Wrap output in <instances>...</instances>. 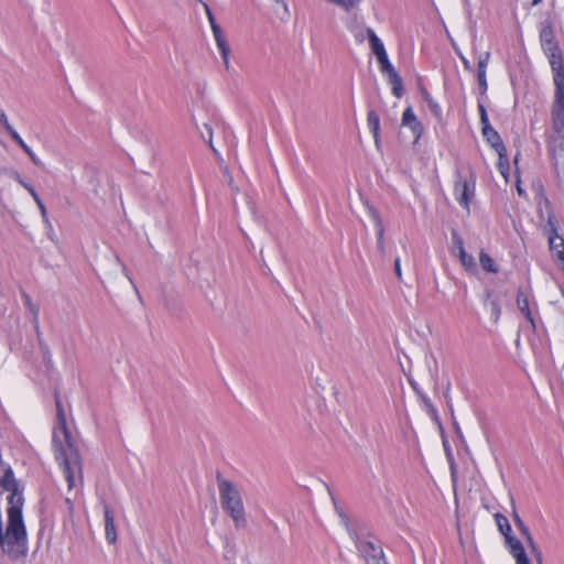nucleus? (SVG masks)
Masks as SVG:
<instances>
[{
	"label": "nucleus",
	"mask_w": 564,
	"mask_h": 564,
	"mask_svg": "<svg viewBox=\"0 0 564 564\" xmlns=\"http://www.w3.org/2000/svg\"><path fill=\"white\" fill-rule=\"evenodd\" d=\"M37 207L41 212V216L43 218V221L51 227V223L48 220V217H47V210H46V207L45 205L43 204V202H41L40 204H37Z\"/></svg>",
	"instance_id": "e433bc0d"
},
{
	"label": "nucleus",
	"mask_w": 564,
	"mask_h": 564,
	"mask_svg": "<svg viewBox=\"0 0 564 564\" xmlns=\"http://www.w3.org/2000/svg\"><path fill=\"white\" fill-rule=\"evenodd\" d=\"M207 14H208V20L210 22V26L214 28V24H217V23L215 21L213 13L210 12V10L208 8H207Z\"/></svg>",
	"instance_id": "de8ad7c7"
},
{
	"label": "nucleus",
	"mask_w": 564,
	"mask_h": 564,
	"mask_svg": "<svg viewBox=\"0 0 564 564\" xmlns=\"http://www.w3.org/2000/svg\"><path fill=\"white\" fill-rule=\"evenodd\" d=\"M540 42L542 50L558 45L557 42L555 41L553 25L550 21H545L542 23L540 30Z\"/></svg>",
	"instance_id": "4468645a"
},
{
	"label": "nucleus",
	"mask_w": 564,
	"mask_h": 564,
	"mask_svg": "<svg viewBox=\"0 0 564 564\" xmlns=\"http://www.w3.org/2000/svg\"><path fill=\"white\" fill-rule=\"evenodd\" d=\"M33 326H34V330H35L37 343H39V346H40L41 350L44 354H48V346H47V344L45 343V340L42 337V332H41V328H40L37 311L34 312Z\"/></svg>",
	"instance_id": "b1692460"
},
{
	"label": "nucleus",
	"mask_w": 564,
	"mask_h": 564,
	"mask_svg": "<svg viewBox=\"0 0 564 564\" xmlns=\"http://www.w3.org/2000/svg\"><path fill=\"white\" fill-rule=\"evenodd\" d=\"M332 500L334 502V507H335V510L337 512V514L339 516L340 518V521L343 523V525L348 530L349 534L351 535V532H354L350 528V524H349V519L347 517V514L344 512V510L338 506L336 499L334 496H332Z\"/></svg>",
	"instance_id": "a878e982"
},
{
	"label": "nucleus",
	"mask_w": 564,
	"mask_h": 564,
	"mask_svg": "<svg viewBox=\"0 0 564 564\" xmlns=\"http://www.w3.org/2000/svg\"><path fill=\"white\" fill-rule=\"evenodd\" d=\"M0 124H3L4 129L9 132V134L12 137V131H15L13 127L9 123L7 115L4 111L0 110Z\"/></svg>",
	"instance_id": "72a5a7b5"
},
{
	"label": "nucleus",
	"mask_w": 564,
	"mask_h": 564,
	"mask_svg": "<svg viewBox=\"0 0 564 564\" xmlns=\"http://www.w3.org/2000/svg\"><path fill=\"white\" fill-rule=\"evenodd\" d=\"M462 62H463V65L466 69L470 70L471 69V65H470V62L465 58V57H462Z\"/></svg>",
	"instance_id": "8fccbe9b"
},
{
	"label": "nucleus",
	"mask_w": 564,
	"mask_h": 564,
	"mask_svg": "<svg viewBox=\"0 0 564 564\" xmlns=\"http://www.w3.org/2000/svg\"><path fill=\"white\" fill-rule=\"evenodd\" d=\"M13 180L18 182L21 186H23V184L25 183V181L21 177L19 173L13 174Z\"/></svg>",
	"instance_id": "a18cd8bd"
},
{
	"label": "nucleus",
	"mask_w": 564,
	"mask_h": 564,
	"mask_svg": "<svg viewBox=\"0 0 564 564\" xmlns=\"http://www.w3.org/2000/svg\"><path fill=\"white\" fill-rule=\"evenodd\" d=\"M214 37L216 40L217 46L220 51L221 57L224 59V64L226 69H229V53L230 48L229 45L223 34V31L218 24H214V28H212Z\"/></svg>",
	"instance_id": "ddd939ff"
},
{
	"label": "nucleus",
	"mask_w": 564,
	"mask_h": 564,
	"mask_svg": "<svg viewBox=\"0 0 564 564\" xmlns=\"http://www.w3.org/2000/svg\"><path fill=\"white\" fill-rule=\"evenodd\" d=\"M105 533L108 543L113 544L117 541V530L115 524V512L109 505L104 503Z\"/></svg>",
	"instance_id": "9b49d317"
},
{
	"label": "nucleus",
	"mask_w": 564,
	"mask_h": 564,
	"mask_svg": "<svg viewBox=\"0 0 564 564\" xmlns=\"http://www.w3.org/2000/svg\"><path fill=\"white\" fill-rule=\"evenodd\" d=\"M402 126L411 129L414 142L416 143L422 135L423 127L411 107H408L402 115Z\"/></svg>",
	"instance_id": "1a4fd4ad"
},
{
	"label": "nucleus",
	"mask_w": 564,
	"mask_h": 564,
	"mask_svg": "<svg viewBox=\"0 0 564 564\" xmlns=\"http://www.w3.org/2000/svg\"><path fill=\"white\" fill-rule=\"evenodd\" d=\"M420 397H421V399L423 400L424 404H425L426 406H429L433 412H435V410H434V408H433V405H432V403H431V400H430L425 394H423V393H422V394H420Z\"/></svg>",
	"instance_id": "79ce46f5"
},
{
	"label": "nucleus",
	"mask_w": 564,
	"mask_h": 564,
	"mask_svg": "<svg viewBox=\"0 0 564 564\" xmlns=\"http://www.w3.org/2000/svg\"><path fill=\"white\" fill-rule=\"evenodd\" d=\"M13 180L18 182L21 186H23V184L25 183V181L21 177L19 173L13 174Z\"/></svg>",
	"instance_id": "49530a36"
},
{
	"label": "nucleus",
	"mask_w": 564,
	"mask_h": 564,
	"mask_svg": "<svg viewBox=\"0 0 564 564\" xmlns=\"http://www.w3.org/2000/svg\"><path fill=\"white\" fill-rule=\"evenodd\" d=\"M332 500L334 502V507H335V510L337 512V514L339 516L340 518V521L343 523V525L348 530L349 534L351 535V532H354L350 528V524H349V519L347 517V514L344 512V510L338 506L336 499L334 496H332Z\"/></svg>",
	"instance_id": "bb28decb"
},
{
	"label": "nucleus",
	"mask_w": 564,
	"mask_h": 564,
	"mask_svg": "<svg viewBox=\"0 0 564 564\" xmlns=\"http://www.w3.org/2000/svg\"><path fill=\"white\" fill-rule=\"evenodd\" d=\"M204 128L206 129V131H207V133H208V143H209V145H210L212 148H214V147H213V130H212L210 126H209V124H207V123H205V124H204ZM213 150L215 151V149H213Z\"/></svg>",
	"instance_id": "58836bf2"
},
{
	"label": "nucleus",
	"mask_w": 564,
	"mask_h": 564,
	"mask_svg": "<svg viewBox=\"0 0 564 564\" xmlns=\"http://www.w3.org/2000/svg\"><path fill=\"white\" fill-rule=\"evenodd\" d=\"M490 307H491V315H492L494 322L497 323L500 317V314H501L500 305L497 301H491Z\"/></svg>",
	"instance_id": "473e14b6"
},
{
	"label": "nucleus",
	"mask_w": 564,
	"mask_h": 564,
	"mask_svg": "<svg viewBox=\"0 0 564 564\" xmlns=\"http://www.w3.org/2000/svg\"><path fill=\"white\" fill-rule=\"evenodd\" d=\"M55 403L56 425L53 431L52 446L55 459L66 478L68 489L72 490L76 486V474H78L79 479H83V460L67 427L65 411L58 395L55 397Z\"/></svg>",
	"instance_id": "f257e3e1"
},
{
	"label": "nucleus",
	"mask_w": 564,
	"mask_h": 564,
	"mask_svg": "<svg viewBox=\"0 0 564 564\" xmlns=\"http://www.w3.org/2000/svg\"><path fill=\"white\" fill-rule=\"evenodd\" d=\"M24 297H25V302L29 305L32 313L34 314L35 311L39 312V310L32 305L30 296L25 294Z\"/></svg>",
	"instance_id": "c03bdc74"
},
{
	"label": "nucleus",
	"mask_w": 564,
	"mask_h": 564,
	"mask_svg": "<svg viewBox=\"0 0 564 564\" xmlns=\"http://www.w3.org/2000/svg\"><path fill=\"white\" fill-rule=\"evenodd\" d=\"M490 53L485 52L484 54H480L478 57V67H477V75H486V69L489 63Z\"/></svg>",
	"instance_id": "cd10ccee"
},
{
	"label": "nucleus",
	"mask_w": 564,
	"mask_h": 564,
	"mask_svg": "<svg viewBox=\"0 0 564 564\" xmlns=\"http://www.w3.org/2000/svg\"><path fill=\"white\" fill-rule=\"evenodd\" d=\"M371 214H372V218L375 220L376 228H377V248H378V251L380 252V254L382 257H384L386 256L384 226H383L380 215L376 210H372Z\"/></svg>",
	"instance_id": "dca6fc26"
},
{
	"label": "nucleus",
	"mask_w": 564,
	"mask_h": 564,
	"mask_svg": "<svg viewBox=\"0 0 564 564\" xmlns=\"http://www.w3.org/2000/svg\"><path fill=\"white\" fill-rule=\"evenodd\" d=\"M329 2H333L341 8H344L345 10L349 11L350 9H352L355 6H357V3L360 1V0H328Z\"/></svg>",
	"instance_id": "c756f323"
},
{
	"label": "nucleus",
	"mask_w": 564,
	"mask_h": 564,
	"mask_svg": "<svg viewBox=\"0 0 564 564\" xmlns=\"http://www.w3.org/2000/svg\"><path fill=\"white\" fill-rule=\"evenodd\" d=\"M479 262H480L481 268L485 271L490 272V273L498 272V268L495 264L494 259L484 250H481L479 253Z\"/></svg>",
	"instance_id": "aec40b11"
},
{
	"label": "nucleus",
	"mask_w": 564,
	"mask_h": 564,
	"mask_svg": "<svg viewBox=\"0 0 564 564\" xmlns=\"http://www.w3.org/2000/svg\"><path fill=\"white\" fill-rule=\"evenodd\" d=\"M23 187H24L26 191H31V189L33 188V186H32L30 183H28V182H25V183L23 184Z\"/></svg>",
	"instance_id": "603ef678"
},
{
	"label": "nucleus",
	"mask_w": 564,
	"mask_h": 564,
	"mask_svg": "<svg viewBox=\"0 0 564 564\" xmlns=\"http://www.w3.org/2000/svg\"><path fill=\"white\" fill-rule=\"evenodd\" d=\"M375 55H376V57H377V59H378L379 64H380V63H382V62H384L386 59H388V58H389V57H388V54H387V52H386V51H382V52L376 53Z\"/></svg>",
	"instance_id": "ea45409f"
},
{
	"label": "nucleus",
	"mask_w": 564,
	"mask_h": 564,
	"mask_svg": "<svg viewBox=\"0 0 564 564\" xmlns=\"http://www.w3.org/2000/svg\"><path fill=\"white\" fill-rule=\"evenodd\" d=\"M367 36L373 54L386 51L383 43L371 28L367 29Z\"/></svg>",
	"instance_id": "412c9836"
},
{
	"label": "nucleus",
	"mask_w": 564,
	"mask_h": 564,
	"mask_svg": "<svg viewBox=\"0 0 564 564\" xmlns=\"http://www.w3.org/2000/svg\"><path fill=\"white\" fill-rule=\"evenodd\" d=\"M367 123L373 135L377 148L380 147V118L375 110H369L367 113Z\"/></svg>",
	"instance_id": "f3484780"
},
{
	"label": "nucleus",
	"mask_w": 564,
	"mask_h": 564,
	"mask_svg": "<svg viewBox=\"0 0 564 564\" xmlns=\"http://www.w3.org/2000/svg\"><path fill=\"white\" fill-rule=\"evenodd\" d=\"M276 2H280V0H275Z\"/></svg>",
	"instance_id": "13d9d810"
},
{
	"label": "nucleus",
	"mask_w": 564,
	"mask_h": 564,
	"mask_svg": "<svg viewBox=\"0 0 564 564\" xmlns=\"http://www.w3.org/2000/svg\"><path fill=\"white\" fill-rule=\"evenodd\" d=\"M351 539L355 541V545L366 564H388L382 545L377 538L370 534L364 535L351 532Z\"/></svg>",
	"instance_id": "20e7f679"
},
{
	"label": "nucleus",
	"mask_w": 564,
	"mask_h": 564,
	"mask_svg": "<svg viewBox=\"0 0 564 564\" xmlns=\"http://www.w3.org/2000/svg\"><path fill=\"white\" fill-rule=\"evenodd\" d=\"M496 524L498 527L499 532L505 536V540L507 539V535H513L512 529L509 523V520L506 516L502 513L497 512L495 514Z\"/></svg>",
	"instance_id": "6ab92c4d"
},
{
	"label": "nucleus",
	"mask_w": 564,
	"mask_h": 564,
	"mask_svg": "<svg viewBox=\"0 0 564 564\" xmlns=\"http://www.w3.org/2000/svg\"><path fill=\"white\" fill-rule=\"evenodd\" d=\"M452 240L454 245V251H457V253H459L462 249H465L463 238L455 230L452 232Z\"/></svg>",
	"instance_id": "7c9ffc66"
},
{
	"label": "nucleus",
	"mask_w": 564,
	"mask_h": 564,
	"mask_svg": "<svg viewBox=\"0 0 564 564\" xmlns=\"http://www.w3.org/2000/svg\"><path fill=\"white\" fill-rule=\"evenodd\" d=\"M23 187H24L26 191H31V189L33 188V186H32L30 183H28V182H25V183L23 184Z\"/></svg>",
	"instance_id": "864d4df0"
},
{
	"label": "nucleus",
	"mask_w": 564,
	"mask_h": 564,
	"mask_svg": "<svg viewBox=\"0 0 564 564\" xmlns=\"http://www.w3.org/2000/svg\"><path fill=\"white\" fill-rule=\"evenodd\" d=\"M423 95V98L425 100V102L427 104L431 112L436 117V118H441L442 116V109L440 107V105L437 102L434 101V99L432 98V96L426 91L424 90L422 93Z\"/></svg>",
	"instance_id": "393cba45"
},
{
	"label": "nucleus",
	"mask_w": 564,
	"mask_h": 564,
	"mask_svg": "<svg viewBox=\"0 0 564 564\" xmlns=\"http://www.w3.org/2000/svg\"><path fill=\"white\" fill-rule=\"evenodd\" d=\"M518 192L520 195L522 194V189L520 187H518Z\"/></svg>",
	"instance_id": "4d7b16f0"
},
{
	"label": "nucleus",
	"mask_w": 564,
	"mask_h": 564,
	"mask_svg": "<svg viewBox=\"0 0 564 564\" xmlns=\"http://www.w3.org/2000/svg\"><path fill=\"white\" fill-rule=\"evenodd\" d=\"M512 518H513V521H514V524L517 527V529L519 530V532L521 533V535L525 539L532 554L535 555L536 560L542 563V553L541 551L539 550L535 541L533 540V536L529 530V528L525 525V523L523 522V520L520 518V516L518 514V512L516 511V509L513 508V513H512Z\"/></svg>",
	"instance_id": "6e6552de"
},
{
	"label": "nucleus",
	"mask_w": 564,
	"mask_h": 564,
	"mask_svg": "<svg viewBox=\"0 0 564 564\" xmlns=\"http://www.w3.org/2000/svg\"><path fill=\"white\" fill-rule=\"evenodd\" d=\"M553 73V83L564 79V57L560 46L543 50Z\"/></svg>",
	"instance_id": "423d86ee"
},
{
	"label": "nucleus",
	"mask_w": 564,
	"mask_h": 564,
	"mask_svg": "<svg viewBox=\"0 0 564 564\" xmlns=\"http://www.w3.org/2000/svg\"><path fill=\"white\" fill-rule=\"evenodd\" d=\"M122 270H123L124 275L128 278V280L130 281V283L132 284V286H133V289H134L135 293L139 295V291H138V289H137V286H135V284H134V282H133L132 278L129 275V272H128V270H127V268H126L124 265H123V269H122Z\"/></svg>",
	"instance_id": "a19ab883"
},
{
	"label": "nucleus",
	"mask_w": 564,
	"mask_h": 564,
	"mask_svg": "<svg viewBox=\"0 0 564 564\" xmlns=\"http://www.w3.org/2000/svg\"><path fill=\"white\" fill-rule=\"evenodd\" d=\"M478 111H479L481 127L490 124L489 119H488V115H487V110H486L484 104L478 102Z\"/></svg>",
	"instance_id": "2f4dec72"
},
{
	"label": "nucleus",
	"mask_w": 564,
	"mask_h": 564,
	"mask_svg": "<svg viewBox=\"0 0 564 564\" xmlns=\"http://www.w3.org/2000/svg\"><path fill=\"white\" fill-rule=\"evenodd\" d=\"M498 167H499L500 173L507 180L508 173H509V160H508L507 149L503 152V156H499Z\"/></svg>",
	"instance_id": "c85d7f7f"
},
{
	"label": "nucleus",
	"mask_w": 564,
	"mask_h": 564,
	"mask_svg": "<svg viewBox=\"0 0 564 564\" xmlns=\"http://www.w3.org/2000/svg\"><path fill=\"white\" fill-rule=\"evenodd\" d=\"M482 135L486 141L495 149L498 156H503V152L507 149L502 142L500 134L491 127V124H487L482 127Z\"/></svg>",
	"instance_id": "9d476101"
},
{
	"label": "nucleus",
	"mask_w": 564,
	"mask_h": 564,
	"mask_svg": "<svg viewBox=\"0 0 564 564\" xmlns=\"http://www.w3.org/2000/svg\"><path fill=\"white\" fill-rule=\"evenodd\" d=\"M554 100L551 107L553 133L550 137V151L553 155L564 151V79L554 83Z\"/></svg>",
	"instance_id": "7ed1b4c3"
},
{
	"label": "nucleus",
	"mask_w": 564,
	"mask_h": 564,
	"mask_svg": "<svg viewBox=\"0 0 564 564\" xmlns=\"http://www.w3.org/2000/svg\"><path fill=\"white\" fill-rule=\"evenodd\" d=\"M409 382H410V384H411L412 389H413V390H414L419 395H420V394H422V392H421V390L419 389V386H417V383H416V382H414L413 380H410Z\"/></svg>",
	"instance_id": "09e8293b"
},
{
	"label": "nucleus",
	"mask_w": 564,
	"mask_h": 564,
	"mask_svg": "<svg viewBox=\"0 0 564 564\" xmlns=\"http://www.w3.org/2000/svg\"><path fill=\"white\" fill-rule=\"evenodd\" d=\"M34 199V202L37 204H40L42 202V199L40 198L39 194L37 193H34L33 195H31Z\"/></svg>",
	"instance_id": "3c124183"
},
{
	"label": "nucleus",
	"mask_w": 564,
	"mask_h": 564,
	"mask_svg": "<svg viewBox=\"0 0 564 564\" xmlns=\"http://www.w3.org/2000/svg\"><path fill=\"white\" fill-rule=\"evenodd\" d=\"M517 306L519 311L525 316L528 322H530L532 327L535 328L534 318L530 311L529 297L522 289H519L517 292Z\"/></svg>",
	"instance_id": "2eb2a0df"
},
{
	"label": "nucleus",
	"mask_w": 564,
	"mask_h": 564,
	"mask_svg": "<svg viewBox=\"0 0 564 564\" xmlns=\"http://www.w3.org/2000/svg\"><path fill=\"white\" fill-rule=\"evenodd\" d=\"M460 260L462 265L470 271L475 272L477 270V264L471 254H468L465 249H462L459 253H457Z\"/></svg>",
	"instance_id": "4be33fe9"
},
{
	"label": "nucleus",
	"mask_w": 564,
	"mask_h": 564,
	"mask_svg": "<svg viewBox=\"0 0 564 564\" xmlns=\"http://www.w3.org/2000/svg\"><path fill=\"white\" fill-rule=\"evenodd\" d=\"M216 481L221 508L232 519L236 529L245 528L247 518L240 490L232 481L224 478L220 473L216 474Z\"/></svg>",
	"instance_id": "f03ea898"
},
{
	"label": "nucleus",
	"mask_w": 564,
	"mask_h": 564,
	"mask_svg": "<svg viewBox=\"0 0 564 564\" xmlns=\"http://www.w3.org/2000/svg\"><path fill=\"white\" fill-rule=\"evenodd\" d=\"M477 79H478V85H479V89H480V94L481 95H485L487 89H488V84H487V78H486V75H477Z\"/></svg>",
	"instance_id": "f704fd0d"
},
{
	"label": "nucleus",
	"mask_w": 564,
	"mask_h": 564,
	"mask_svg": "<svg viewBox=\"0 0 564 564\" xmlns=\"http://www.w3.org/2000/svg\"><path fill=\"white\" fill-rule=\"evenodd\" d=\"M505 542L511 555L522 554V551H524L522 542L514 535H507Z\"/></svg>",
	"instance_id": "5701e85b"
},
{
	"label": "nucleus",
	"mask_w": 564,
	"mask_h": 564,
	"mask_svg": "<svg viewBox=\"0 0 564 564\" xmlns=\"http://www.w3.org/2000/svg\"><path fill=\"white\" fill-rule=\"evenodd\" d=\"M549 225L552 226L553 236L549 237L550 249L558 260L564 263V239L556 234V228L553 223V217H549Z\"/></svg>",
	"instance_id": "f8f14e48"
},
{
	"label": "nucleus",
	"mask_w": 564,
	"mask_h": 564,
	"mask_svg": "<svg viewBox=\"0 0 564 564\" xmlns=\"http://www.w3.org/2000/svg\"><path fill=\"white\" fill-rule=\"evenodd\" d=\"M65 505H66V507H67L68 513H69V514H73V511H74V503H73L72 499L66 498V499H65Z\"/></svg>",
	"instance_id": "37998d69"
},
{
	"label": "nucleus",
	"mask_w": 564,
	"mask_h": 564,
	"mask_svg": "<svg viewBox=\"0 0 564 564\" xmlns=\"http://www.w3.org/2000/svg\"><path fill=\"white\" fill-rule=\"evenodd\" d=\"M541 2H542V0H532V6H538Z\"/></svg>",
	"instance_id": "5fc2aeb1"
},
{
	"label": "nucleus",
	"mask_w": 564,
	"mask_h": 564,
	"mask_svg": "<svg viewBox=\"0 0 564 564\" xmlns=\"http://www.w3.org/2000/svg\"><path fill=\"white\" fill-rule=\"evenodd\" d=\"M470 177L471 181L469 182L466 177L462 175L459 171H457L454 187L456 200L466 210H469L470 197L474 195L475 192V180L473 174L470 175Z\"/></svg>",
	"instance_id": "39448f33"
},
{
	"label": "nucleus",
	"mask_w": 564,
	"mask_h": 564,
	"mask_svg": "<svg viewBox=\"0 0 564 564\" xmlns=\"http://www.w3.org/2000/svg\"><path fill=\"white\" fill-rule=\"evenodd\" d=\"M394 272H395L397 278L401 281L402 280V271H401L400 258H395V260H394Z\"/></svg>",
	"instance_id": "4c0bfd02"
},
{
	"label": "nucleus",
	"mask_w": 564,
	"mask_h": 564,
	"mask_svg": "<svg viewBox=\"0 0 564 564\" xmlns=\"http://www.w3.org/2000/svg\"><path fill=\"white\" fill-rule=\"evenodd\" d=\"M513 558L516 560V564H530V560L525 553V550L522 551V554H514L512 555Z\"/></svg>",
	"instance_id": "c9c22d12"
},
{
	"label": "nucleus",
	"mask_w": 564,
	"mask_h": 564,
	"mask_svg": "<svg viewBox=\"0 0 564 564\" xmlns=\"http://www.w3.org/2000/svg\"><path fill=\"white\" fill-rule=\"evenodd\" d=\"M12 140L29 155L32 162L37 166H43L41 160L34 154L31 148L23 141L17 131H12Z\"/></svg>",
	"instance_id": "a211bd4d"
},
{
	"label": "nucleus",
	"mask_w": 564,
	"mask_h": 564,
	"mask_svg": "<svg viewBox=\"0 0 564 564\" xmlns=\"http://www.w3.org/2000/svg\"><path fill=\"white\" fill-rule=\"evenodd\" d=\"M380 70L387 75L388 82L392 86V94L400 98L403 95V82L389 58L380 63Z\"/></svg>",
	"instance_id": "0eeeda50"
},
{
	"label": "nucleus",
	"mask_w": 564,
	"mask_h": 564,
	"mask_svg": "<svg viewBox=\"0 0 564 564\" xmlns=\"http://www.w3.org/2000/svg\"><path fill=\"white\" fill-rule=\"evenodd\" d=\"M31 195H33L34 193H36V191L34 189V187L31 189V191H28Z\"/></svg>",
	"instance_id": "6e6d98bb"
}]
</instances>
